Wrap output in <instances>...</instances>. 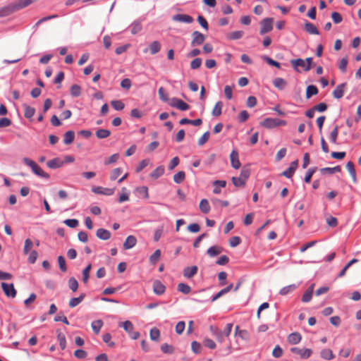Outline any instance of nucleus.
<instances>
[{
  "instance_id": "48",
  "label": "nucleus",
  "mask_w": 361,
  "mask_h": 361,
  "mask_svg": "<svg viewBox=\"0 0 361 361\" xmlns=\"http://www.w3.org/2000/svg\"><path fill=\"white\" fill-rule=\"evenodd\" d=\"M123 170L121 168H116L114 169L110 174V180H116L122 173Z\"/></svg>"
},
{
  "instance_id": "56",
  "label": "nucleus",
  "mask_w": 361,
  "mask_h": 361,
  "mask_svg": "<svg viewBox=\"0 0 361 361\" xmlns=\"http://www.w3.org/2000/svg\"><path fill=\"white\" fill-rule=\"evenodd\" d=\"M338 135V126H336L334 127V129L331 132L330 135H329L330 140L334 144L336 143Z\"/></svg>"
},
{
  "instance_id": "15",
  "label": "nucleus",
  "mask_w": 361,
  "mask_h": 361,
  "mask_svg": "<svg viewBox=\"0 0 361 361\" xmlns=\"http://www.w3.org/2000/svg\"><path fill=\"white\" fill-rule=\"evenodd\" d=\"M210 331H211L212 335L216 337V340L219 342H220V343L224 342V338L226 337H225L223 331L221 329H219L217 327L211 326H210Z\"/></svg>"
},
{
  "instance_id": "62",
  "label": "nucleus",
  "mask_w": 361,
  "mask_h": 361,
  "mask_svg": "<svg viewBox=\"0 0 361 361\" xmlns=\"http://www.w3.org/2000/svg\"><path fill=\"white\" fill-rule=\"evenodd\" d=\"M119 159V154H112L111 156H110L108 159L105 160L104 161V164L105 165H109V164H114L115 162H116Z\"/></svg>"
},
{
  "instance_id": "40",
  "label": "nucleus",
  "mask_w": 361,
  "mask_h": 361,
  "mask_svg": "<svg viewBox=\"0 0 361 361\" xmlns=\"http://www.w3.org/2000/svg\"><path fill=\"white\" fill-rule=\"evenodd\" d=\"M24 116L27 118H31L35 113V109L28 105H24Z\"/></svg>"
},
{
  "instance_id": "53",
  "label": "nucleus",
  "mask_w": 361,
  "mask_h": 361,
  "mask_svg": "<svg viewBox=\"0 0 361 361\" xmlns=\"http://www.w3.org/2000/svg\"><path fill=\"white\" fill-rule=\"evenodd\" d=\"M103 341L109 347H114L115 343L111 341V335L109 333L104 334L102 336Z\"/></svg>"
},
{
  "instance_id": "52",
  "label": "nucleus",
  "mask_w": 361,
  "mask_h": 361,
  "mask_svg": "<svg viewBox=\"0 0 361 361\" xmlns=\"http://www.w3.org/2000/svg\"><path fill=\"white\" fill-rule=\"evenodd\" d=\"M68 286H69V288L73 292H75L78 288V283L77 280L73 277L70 278L68 280Z\"/></svg>"
},
{
  "instance_id": "37",
  "label": "nucleus",
  "mask_w": 361,
  "mask_h": 361,
  "mask_svg": "<svg viewBox=\"0 0 361 361\" xmlns=\"http://www.w3.org/2000/svg\"><path fill=\"white\" fill-rule=\"evenodd\" d=\"M149 337L152 341H159L160 338L159 330L156 327L151 329L149 331Z\"/></svg>"
},
{
  "instance_id": "34",
  "label": "nucleus",
  "mask_w": 361,
  "mask_h": 361,
  "mask_svg": "<svg viewBox=\"0 0 361 361\" xmlns=\"http://www.w3.org/2000/svg\"><path fill=\"white\" fill-rule=\"evenodd\" d=\"M75 138V133L72 130L67 131L63 136V142L66 145L71 144Z\"/></svg>"
},
{
  "instance_id": "3",
  "label": "nucleus",
  "mask_w": 361,
  "mask_h": 361,
  "mask_svg": "<svg viewBox=\"0 0 361 361\" xmlns=\"http://www.w3.org/2000/svg\"><path fill=\"white\" fill-rule=\"evenodd\" d=\"M286 121L277 118H265L260 125L266 128H274L278 126H284L286 125Z\"/></svg>"
},
{
  "instance_id": "19",
  "label": "nucleus",
  "mask_w": 361,
  "mask_h": 361,
  "mask_svg": "<svg viewBox=\"0 0 361 361\" xmlns=\"http://www.w3.org/2000/svg\"><path fill=\"white\" fill-rule=\"evenodd\" d=\"M346 84L342 83L338 85L336 89L333 91V96L336 99H341L343 96V93L345 89Z\"/></svg>"
},
{
  "instance_id": "13",
  "label": "nucleus",
  "mask_w": 361,
  "mask_h": 361,
  "mask_svg": "<svg viewBox=\"0 0 361 361\" xmlns=\"http://www.w3.org/2000/svg\"><path fill=\"white\" fill-rule=\"evenodd\" d=\"M231 164L233 168L238 169L240 167L241 164L239 160L238 151L233 149L230 154Z\"/></svg>"
},
{
  "instance_id": "54",
  "label": "nucleus",
  "mask_w": 361,
  "mask_h": 361,
  "mask_svg": "<svg viewBox=\"0 0 361 361\" xmlns=\"http://www.w3.org/2000/svg\"><path fill=\"white\" fill-rule=\"evenodd\" d=\"M161 350L164 353L171 354L174 351V348L168 343H163L161 345Z\"/></svg>"
},
{
  "instance_id": "45",
  "label": "nucleus",
  "mask_w": 361,
  "mask_h": 361,
  "mask_svg": "<svg viewBox=\"0 0 361 361\" xmlns=\"http://www.w3.org/2000/svg\"><path fill=\"white\" fill-rule=\"evenodd\" d=\"M223 107V103L221 102H217L213 108L212 115L214 116H219L221 114V109Z\"/></svg>"
},
{
  "instance_id": "57",
  "label": "nucleus",
  "mask_w": 361,
  "mask_h": 361,
  "mask_svg": "<svg viewBox=\"0 0 361 361\" xmlns=\"http://www.w3.org/2000/svg\"><path fill=\"white\" fill-rule=\"evenodd\" d=\"M244 35L243 31L241 30H237L233 31L229 34V38L231 39H238L243 37Z\"/></svg>"
},
{
  "instance_id": "20",
  "label": "nucleus",
  "mask_w": 361,
  "mask_h": 361,
  "mask_svg": "<svg viewBox=\"0 0 361 361\" xmlns=\"http://www.w3.org/2000/svg\"><path fill=\"white\" fill-rule=\"evenodd\" d=\"M153 290L157 295H161L165 292V286L159 281H155L153 283Z\"/></svg>"
},
{
  "instance_id": "51",
  "label": "nucleus",
  "mask_w": 361,
  "mask_h": 361,
  "mask_svg": "<svg viewBox=\"0 0 361 361\" xmlns=\"http://www.w3.org/2000/svg\"><path fill=\"white\" fill-rule=\"evenodd\" d=\"M112 107L116 111H121L123 109L125 105L121 100H113L111 102Z\"/></svg>"
},
{
  "instance_id": "59",
  "label": "nucleus",
  "mask_w": 361,
  "mask_h": 361,
  "mask_svg": "<svg viewBox=\"0 0 361 361\" xmlns=\"http://www.w3.org/2000/svg\"><path fill=\"white\" fill-rule=\"evenodd\" d=\"M348 65V59L346 57L343 58L338 64V68L342 73H345Z\"/></svg>"
},
{
  "instance_id": "4",
  "label": "nucleus",
  "mask_w": 361,
  "mask_h": 361,
  "mask_svg": "<svg viewBox=\"0 0 361 361\" xmlns=\"http://www.w3.org/2000/svg\"><path fill=\"white\" fill-rule=\"evenodd\" d=\"M23 162L27 166H30L32 169V171L35 174L38 176L48 178L49 175L44 172L39 166H38L34 161L30 159L29 158H24Z\"/></svg>"
},
{
  "instance_id": "26",
  "label": "nucleus",
  "mask_w": 361,
  "mask_h": 361,
  "mask_svg": "<svg viewBox=\"0 0 361 361\" xmlns=\"http://www.w3.org/2000/svg\"><path fill=\"white\" fill-rule=\"evenodd\" d=\"M305 30L310 35H319V32L317 27L312 23L307 22L305 23Z\"/></svg>"
},
{
  "instance_id": "27",
  "label": "nucleus",
  "mask_w": 361,
  "mask_h": 361,
  "mask_svg": "<svg viewBox=\"0 0 361 361\" xmlns=\"http://www.w3.org/2000/svg\"><path fill=\"white\" fill-rule=\"evenodd\" d=\"M164 173V167L163 166H159L156 168L150 174L149 176L153 179L156 180L161 177Z\"/></svg>"
},
{
  "instance_id": "35",
  "label": "nucleus",
  "mask_w": 361,
  "mask_h": 361,
  "mask_svg": "<svg viewBox=\"0 0 361 361\" xmlns=\"http://www.w3.org/2000/svg\"><path fill=\"white\" fill-rule=\"evenodd\" d=\"M318 94V89L316 86L313 85H308L306 89V98L310 99L312 96L316 95Z\"/></svg>"
},
{
  "instance_id": "36",
  "label": "nucleus",
  "mask_w": 361,
  "mask_h": 361,
  "mask_svg": "<svg viewBox=\"0 0 361 361\" xmlns=\"http://www.w3.org/2000/svg\"><path fill=\"white\" fill-rule=\"evenodd\" d=\"M95 135L99 139H104L111 135V131L106 129L100 128L95 132Z\"/></svg>"
},
{
  "instance_id": "12",
  "label": "nucleus",
  "mask_w": 361,
  "mask_h": 361,
  "mask_svg": "<svg viewBox=\"0 0 361 361\" xmlns=\"http://www.w3.org/2000/svg\"><path fill=\"white\" fill-rule=\"evenodd\" d=\"M298 166V161L295 160L294 161L291 162L290 166L286 171H284L281 173V175L288 178H291L293 176L295 170L297 169Z\"/></svg>"
},
{
  "instance_id": "64",
  "label": "nucleus",
  "mask_w": 361,
  "mask_h": 361,
  "mask_svg": "<svg viewBox=\"0 0 361 361\" xmlns=\"http://www.w3.org/2000/svg\"><path fill=\"white\" fill-rule=\"evenodd\" d=\"M137 191L143 196L144 198H149L148 188L146 186H141L137 188Z\"/></svg>"
},
{
  "instance_id": "14",
  "label": "nucleus",
  "mask_w": 361,
  "mask_h": 361,
  "mask_svg": "<svg viewBox=\"0 0 361 361\" xmlns=\"http://www.w3.org/2000/svg\"><path fill=\"white\" fill-rule=\"evenodd\" d=\"M173 20L181 23H191L193 22V18L189 15L186 14H177L173 16Z\"/></svg>"
},
{
  "instance_id": "55",
  "label": "nucleus",
  "mask_w": 361,
  "mask_h": 361,
  "mask_svg": "<svg viewBox=\"0 0 361 361\" xmlns=\"http://www.w3.org/2000/svg\"><path fill=\"white\" fill-rule=\"evenodd\" d=\"M341 171V169L339 166H335L333 168L326 167V168H324V169H321V172L322 173H334L340 172Z\"/></svg>"
},
{
  "instance_id": "7",
  "label": "nucleus",
  "mask_w": 361,
  "mask_h": 361,
  "mask_svg": "<svg viewBox=\"0 0 361 361\" xmlns=\"http://www.w3.org/2000/svg\"><path fill=\"white\" fill-rule=\"evenodd\" d=\"M290 351L294 354L298 355L302 359L310 357L312 353V350L310 348H299L297 347L292 348Z\"/></svg>"
},
{
  "instance_id": "39",
  "label": "nucleus",
  "mask_w": 361,
  "mask_h": 361,
  "mask_svg": "<svg viewBox=\"0 0 361 361\" xmlns=\"http://www.w3.org/2000/svg\"><path fill=\"white\" fill-rule=\"evenodd\" d=\"M149 49L152 54H155L160 51L161 44L158 41H154L149 44Z\"/></svg>"
},
{
  "instance_id": "22",
  "label": "nucleus",
  "mask_w": 361,
  "mask_h": 361,
  "mask_svg": "<svg viewBox=\"0 0 361 361\" xmlns=\"http://www.w3.org/2000/svg\"><path fill=\"white\" fill-rule=\"evenodd\" d=\"M314 284L313 283L306 290V291L305 292V293L303 294V295L302 297V301L303 302H308L311 300L312 297V293L314 291Z\"/></svg>"
},
{
  "instance_id": "1",
  "label": "nucleus",
  "mask_w": 361,
  "mask_h": 361,
  "mask_svg": "<svg viewBox=\"0 0 361 361\" xmlns=\"http://www.w3.org/2000/svg\"><path fill=\"white\" fill-rule=\"evenodd\" d=\"M33 2V0H18L0 11V17L8 16L15 11L22 9Z\"/></svg>"
},
{
  "instance_id": "38",
  "label": "nucleus",
  "mask_w": 361,
  "mask_h": 361,
  "mask_svg": "<svg viewBox=\"0 0 361 361\" xmlns=\"http://www.w3.org/2000/svg\"><path fill=\"white\" fill-rule=\"evenodd\" d=\"M297 288V286L295 284L288 285L287 286L283 287L280 290L279 293L281 295H286L290 293H292Z\"/></svg>"
},
{
  "instance_id": "24",
  "label": "nucleus",
  "mask_w": 361,
  "mask_h": 361,
  "mask_svg": "<svg viewBox=\"0 0 361 361\" xmlns=\"http://www.w3.org/2000/svg\"><path fill=\"white\" fill-rule=\"evenodd\" d=\"M273 85L275 87L278 88L279 90H284L287 85V82L286 80L281 78H276L273 80Z\"/></svg>"
},
{
  "instance_id": "5",
  "label": "nucleus",
  "mask_w": 361,
  "mask_h": 361,
  "mask_svg": "<svg viewBox=\"0 0 361 361\" xmlns=\"http://www.w3.org/2000/svg\"><path fill=\"white\" fill-rule=\"evenodd\" d=\"M169 104L171 106L177 108L181 111H186L190 109V106L187 103L176 97L171 99Z\"/></svg>"
},
{
  "instance_id": "33",
  "label": "nucleus",
  "mask_w": 361,
  "mask_h": 361,
  "mask_svg": "<svg viewBox=\"0 0 361 361\" xmlns=\"http://www.w3.org/2000/svg\"><path fill=\"white\" fill-rule=\"evenodd\" d=\"M103 324L104 323L102 319H97L92 322L91 326L95 334H98L99 333Z\"/></svg>"
},
{
  "instance_id": "50",
  "label": "nucleus",
  "mask_w": 361,
  "mask_h": 361,
  "mask_svg": "<svg viewBox=\"0 0 361 361\" xmlns=\"http://www.w3.org/2000/svg\"><path fill=\"white\" fill-rule=\"evenodd\" d=\"M71 94L73 97H79L81 94V88L78 85H73L71 87Z\"/></svg>"
},
{
  "instance_id": "61",
  "label": "nucleus",
  "mask_w": 361,
  "mask_h": 361,
  "mask_svg": "<svg viewBox=\"0 0 361 361\" xmlns=\"http://www.w3.org/2000/svg\"><path fill=\"white\" fill-rule=\"evenodd\" d=\"M202 65V59L200 58H195L190 62V68L191 69H197Z\"/></svg>"
},
{
  "instance_id": "16",
  "label": "nucleus",
  "mask_w": 361,
  "mask_h": 361,
  "mask_svg": "<svg viewBox=\"0 0 361 361\" xmlns=\"http://www.w3.org/2000/svg\"><path fill=\"white\" fill-rule=\"evenodd\" d=\"M198 268L197 266L187 267L183 269V276L187 279H190L197 274Z\"/></svg>"
},
{
  "instance_id": "60",
  "label": "nucleus",
  "mask_w": 361,
  "mask_h": 361,
  "mask_svg": "<svg viewBox=\"0 0 361 361\" xmlns=\"http://www.w3.org/2000/svg\"><path fill=\"white\" fill-rule=\"evenodd\" d=\"M185 329V323L183 321L179 322L176 325V332L177 334L180 335L183 334Z\"/></svg>"
},
{
  "instance_id": "43",
  "label": "nucleus",
  "mask_w": 361,
  "mask_h": 361,
  "mask_svg": "<svg viewBox=\"0 0 361 361\" xmlns=\"http://www.w3.org/2000/svg\"><path fill=\"white\" fill-rule=\"evenodd\" d=\"M233 288V284H230L229 286H228L226 288L221 290L220 291H219L212 298V301H215L216 300H217L218 298H219L221 296H222L223 295L228 293L231 289Z\"/></svg>"
},
{
  "instance_id": "11",
  "label": "nucleus",
  "mask_w": 361,
  "mask_h": 361,
  "mask_svg": "<svg viewBox=\"0 0 361 361\" xmlns=\"http://www.w3.org/2000/svg\"><path fill=\"white\" fill-rule=\"evenodd\" d=\"M1 287H2L4 292L6 296L12 297V298L16 297V290L15 289L13 283L8 284L6 283H2Z\"/></svg>"
},
{
  "instance_id": "17",
  "label": "nucleus",
  "mask_w": 361,
  "mask_h": 361,
  "mask_svg": "<svg viewBox=\"0 0 361 361\" xmlns=\"http://www.w3.org/2000/svg\"><path fill=\"white\" fill-rule=\"evenodd\" d=\"M111 235V232L104 228H99L96 231V236L103 240H109Z\"/></svg>"
},
{
  "instance_id": "46",
  "label": "nucleus",
  "mask_w": 361,
  "mask_h": 361,
  "mask_svg": "<svg viewBox=\"0 0 361 361\" xmlns=\"http://www.w3.org/2000/svg\"><path fill=\"white\" fill-rule=\"evenodd\" d=\"M33 247V242L27 238L25 240L23 247V254L27 255Z\"/></svg>"
},
{
  "instance_id": "30",
  "label": "nucleus",
  "mask_w": 361,
  "mask_h": 361,
  "mask_svg": "<svg viewBox=\"0 0 361 361\" xmlns=\"http://www.w3.org/2000/svg\"><path fill=\"white\" fill-rule=\"evenodd\" d=\"M118 326L120 327H123V329L129 334H131L132 333V331L134 329V326L133 324V323L130 322V321H125L123 322H119L118 323Z\"/></svg>"
},
{
  "instance_id": "32",
  "label": "nucleus",
  "mask_w": 361,
  "mask_h": 361,
  "mask_svg": "<svg viewBox=\"0 0 361 361\" xmlns=\"http://www.w3.org/2000/svg\"><path fill=\"white\" fill-rule=\"evenodd\" d=\"M200 209L204 214H207L210 211V206L209 202L206 199H202L199 205Z\"/></svg>"
},
{
  "instance_id": "21",
  "label": "nucleus",
  "mask_w": 361,
  "mask_h": 361,
  "mask_svg": "<svg viewBox=\"0 0 361 361\" xmlns=\"http://www.w3.org/2000/svg\"><path fill=\"white\" fill-rule=\"evenodd\" d=\"M64 164V161L61 160L59 158H54L47 161V165L50 169H58L61 167Z\"/></svg>"
},
{
  "instance_id": "49",
  "label": "nucleus",
  "mask_w": 361,
  "mask_h": 361,
  "mask_svg": "<svg viewBox=\"0 0 361 361\" xmlns=\"http://www.w3.org/2000/svg\"><path fill=\"white\" fill-rule=\"evenodd\" d=\"M161 257V251L160 250H157L154 252L150 256L149 262L152 264H155L160 259Z\"/></svg>"
},
{
  "instance_id": "44",
  "label": "nucleus",
  "mask_w": 361,
  "mask_h": 361,
  "mask_svg": "<svg viewBox=\"0 0 361 361\" xmlns=\"http://www.w3.org/2000/svg\"><path fill=\"white\" fill-rule=\"evenodd\" d=\"M130 27H131V33L133 35H135L141 31L142 27L141 23L140 21L137 20V21L133 22L131 24Z\"/></svg>"
},
{
  "instance_id": "47",
  "label": "nucleus",
  "mask_w": 361,
  "mask_h": 361,
  "mask_svg": "<svg viewBox=\"0 0 361 361\" xmlns=\"http://www.w3.org/2000/svg\"><path fill=\"white\" fill-rule=\"evenodd\" d=\"M177 288L178 291L183 293V294H188L191 291L190 286L183 283H180L178 285Z\"/></svg>"
},
{
  "instance_id": "10",
  "label": "nucleus",
  "mask_w": 361,
  "mask_h": 361,
  "mask_svg": "<svg viewBox=\"0 0 361 361\" xmlns=\"http://www.w3.org/2000/svg\"><path fill=\"white\" fill-rule=\"evenodd\" d=\"M192 39L191 42V46H192V47L200 45L205 40L204 35L203 34H202L201 32H200L199 31H194L192 32Z\"/></svg>"
},
{
  "instance_id": "31",
  "label": "nucleus",
  "mask_w": 361,
  "mask_h": 361,
  "mask_svg": "<svg viewBox=\"0 0 361 361\" xmlns=\"http://www.w3.org/2000/svg\"><path fill=\"white\" fill-rule=\"evenodd\" d=\"M85 297V295L82 293L78 298H71L68 302L69 307L71 308L76 307L84 300Z\"/></svg>"
},
{
  "instance_id": "25",
  "label": "nucleus",
  "mask_w": 361,
  "mask_h": 361,
  "mask_svg": "<svg viewBox=\"0 0 361 361\" xmlns=\"http://www.w3.org/2000/svg\"><path fill=\"white\" fill-rule=\"evenodd\" d=\"M222 252L223 248L218 245L212 246L207 251L208 255L212 257L221 254Z\"/></svg>"
},
{
  "instance_id": "23",
  "label": "nucleus",
  "mask_w": 361,
  "mask_h": 361,
  "mask_svg": "<svg viewBox=\"0 0 361 361\" xmlns=\"http://www.w3.org/2000/svg\"><path fill=\"white\" fill-rule=\"evenodd\" d=\"M302 336L300 333L294 332L290 334L288 337V341L293 345L298 344L300 342Z\"/></svg>"
},
{
  "instance_id": "6",
  "label": "nucleus",
  "mask_w": 361,
  "mask_h": 361,
  "mask_svg": "<svg viewBox=\"0 0 361 361\" xmlns=\"http://www.w3.org/2000/svg\"><path fill=\"white\" fill-rule=\"evenodd\" d=\"M273 18H267L264 20H262L260 23L261 25V29H260V34L264 35L265 33H267L270 32L273 28Z\"/></svg>"
},
{
  "instance_id": "9",
  "label": "nucleus",
  "mask_w": 361,
  "mask_h": 361,
  "mask_svg": "<svg viewBox=\"0 0 361 361\" xmlns=\"http://www.w3.org/2000/svg\"><path fill=\"white\" fill-rule=\"evenodd\" d=\"M114 188H103L101 186H94L92 188V191L95 194L104 195L107 196L112 195L114 193Z\"/></svg>"
},
{
  "instance_id": "8",
  "label": "nucleus",
  "mask_w": 361,
  "mask_h": 361,
  "mask_svg": "<svg viewBox=\"0 0 361 361\" xmlns=\"http://www.w3.org/2000/svg\"><path fill=\"white\" fill-rule=\"evenodd\" d=\"M290 63L293 68L297 71H299L298 67L302 68L305 71H308L311 69V66L310 65H306V62L302 59H292L290 61Z\"/></svg>"
},
{
  "instance_id": "63",
  "label": "nucleus",
  "mask_w": 361,
  "mask_h": 361,
  "mask_svg": "<svg viewBox=\"0 0 361 361\" xmlns=\"http://www.w3.org/2000/svg\"><path fill=\"white\" fill-rule=\"evenodd\" d=\"M240 243H241V239L238 236L231 237L229 240V245L232 247H235L238 246V245H240Z\"/></svg>"
},
{
  "instance_id": "58",
  "label": "nucleus",
  "mask_w": 361,
  "mask_h": 361,
  "mask_svg": "<svg viewBox=\"0 0 361 361\" xmlns=\"http://www.w3.org/2000/svg\"><path fill=\"white\" fill-rule=\"evenodd\" d=\"M91 264H88L82 271V281L86 283L89 279L90 271L91 270Z\"/></svg>"
},
{
  "instance_id": "41",
  "label": "nucleus",
  "mask_w": 361,
  "mask_h": 361,
  "mask_svg": "<svg viewBox=\"0 0 361 361\" xmlns=\"http://www.w3.org/2000/svg\"><path fill=\"white\" fill-rule=\"evenodd\" d=\"M57 339L59 343V345L62 350H64L66 346V336L62 332L59 331H57Z\"/></svg>"
},
{
  "instance_id": "2",
  "label": "nucleus",
  "mask_w": 361,
  "mask_h": 361,
  "mask_svg": "<svg viewBox=\"0 0 361 361\" xmlns=\"http://www.w3.org/2000/svg\"><path fill=\"white\" fill-rule=\"evenodd\" d=\"M250 175V171L249 169L243 167L240 171L239 177H233L231 178L233 184L238 188H243L245 185L246 180L248 179Z\"/></svg>"
},
{
  "instance_id": "28",
  "label": "nucleus",
  "mask_w": 361,
  "mask_h": 361,
  "mask_svg": "<svg viewBox=\"0 0 361 361\" xmlns=\"http://www.w3.org/2000/svg\"><path fill=\"white\" fill-rule=\"evenodd\" d=\"M345 167H346V169L348 171V172L353 179V181L354 183H356L357 178H356V172H355L354 164L352 161H348L346 164Z\"/></svg>"
},
{
  "instance_id": "29",
  "label": "nucleus",
  "mask_w": 361,
  "mask_h": 361,
  "mask_svg": "<svg viewBox=\"0 0 361 361\" xmlns=\"http://www.w3.org/2000/svg\"><path fill=\"white\" fill-rule=\"evenodd\" d=\"M321 357L326 360H333L335 357L331 350L325 348L321 350L320 352Z\"/></svg>"
},
{
  "instance_id": "18",
  "label": "nucleus",
  "mask_w": 361,
  "mask_h": 361,
  "mask_svg": "<svg viewBox=\"0 0 361 361\" xmlns=\"http://www.w3.org/2000/svg\"><path fill=\"white\" fill-rule=\"evenodd\" d=\"M136 238L134 235H128L123 243V248L125 250L131 249L136 245Z\"/></svg>"
},
{
  "instance_id": "42",
  "label": "nucleus",
  "mask_w": 361,
  "mask_h": 361,
  "mask_svg": "<svg viewBox=\"0 0 361 361\" xmlns=\"http://www.w3.org/2000/svg\"><path fill=\"white\" fill-rule=\"evenodd\" d=\"M185 178V173L184 171H178V173H176L173 177V181L176 183H181L184 181Z\"/></svg>"
}]
</instances>
